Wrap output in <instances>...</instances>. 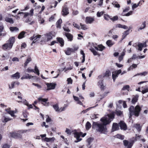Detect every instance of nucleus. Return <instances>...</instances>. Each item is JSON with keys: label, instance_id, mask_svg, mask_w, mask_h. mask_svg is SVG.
Wrapping results in <instances>:
<instances>
[{"label": "nucleus", "instance_id": "nucleus-7", "mask_svg": "<svg viewBox=\"0 0 148 148\" xmlns=\"http://www.w3.org/2000/svg\"><path fill=\"white\" fill-rule=\"evenodd\" d=\"M45 84L47 86V90L54 89L56 85V83H46Z\"/></svg>", "mask_w": 148, "mask_h": 148}, {"label": "nucleus", "instance_id": "nucleus-59", "mask_svg": "<svg viewBox=\"0 0 148 148\" xmlns=\"http://www.w3.org/2000/svg\"><path fill=\"white\" fill-rule=\"evenodd\" d=\"M72 69H73V67L72 66H70L69 67L67 68H66L65 67L62 70H65L64 72H66L68 70H71Z\"/></svg>", "mask_w": 148, "mask_h": 148}, {"label": "nucleus", "instance_id": "nucleus-63", "mask_svg": "<svg viewBox=\"0 0 148 148\" xmlns=\"http://www.w3.org/2000/svg\"><path fill=\"white\" fill-rule=\"evenodd\" d=\"M104 77H103V75H99L98 76L97 78V79L99 80H103V78Z\"/></svg>", "mask_w": 148, "mask_h": 148}, {"label": "nucleus", "instance_id": "nucleus-11", "mask_svg": "<svg viewBox=\"0 0 148 148\" xmlns=\"http://www.w3.org/2000/svg\"><path fill=\"white\" fill-rule=\"evenodd\" d=\"M79 96L80 97L79 98L77 97L73 96V98L77 102V103L81 105H83V103L80 100L81 99H84V97L81 95H79Z\"/></svg>", "mask_w": 148, "mask_h": 148}, {"label": "nucleus", "instance_id": "nucleus-57", "mask_svg": "<svg viewBox=\"0 0 148 148\" xmlns=\"http://www.w3.org/2000/svg\"><path fill=\"white\" fill-rule=\"evenodd\" d=\"M104 19L107 21L109 20V19H110V18H111V17L110 16L107 14H105L104 16Z\"/></svg>", "mask_w": 148, "mask_h": 148}, {"label": "nucleus", "instance_id": "nucleus-60", "mask_svg": "<svg viewBox=\"0 0 148 148\" xmlns=\"http://www.w3.org/2000/svg\"><path fill=\"white\" fill-rule=\"evenodd\" d=\"M9 58V56L7 55H3L2 56V60H4L5 59H8Z\"/></svg>", "mask_w": 148, "mask_h": 148}, {"label": "nucleus", "instance_id": "nucleus-30", "mask_svg": "<svg viewBox=\"0 0 148 148\" xmlns=\"http://www.w3.org/2000/svg\"><path fill=\"white\" fill-rule=\"evenodd\" d=\"M134 127L138 131L140 132V131L141 129V127L140 126L139 124L137 123L134 125Z\"/></svg>", "mask_w": 148, "mask_h": 148}, {"label": "nucleus", "instance_id": "nucleus-22", "mask_svg": "<svg viewBox=\"0 0 148 148\" xmlns=\"http://www.w3.org/2000/svg\"><path fill=\"white\" fill-rule=\"evenodd\" d=\"M65 34L69 41H71L73 40V36L72 34L66 32L65 33Z\"/></svg>", "mask_w": 148, "mask_h": 148}, {"label": "nucleus", "instance_id": "nucleus-54", "mask_svg": "<svg viewBox=\"0 0 148 148\" xmlns=\"http://www.w3.org/2000/svg\"><path fill=\"white\" fill-rule=\"evenodd\" d=\"M133 13L132 11H130V12H128L126 14H124L123 13L122 14L123 16H129L130 15H132Z\"/></svg>", "mask_w": 148, "mask_h": 148}, {"label": "nucleus", "instance_id": "nucleus-5", "mask_svg": "<svg viewBox=\"0 0 148 148\" xmlns=\"http://www.w3.org/2000/svg\"><path fill=\"white\" fill-rule=\"evenodd\" d=\"M126 73V71H124L122 72H121V69L113 72L112 73V77L113 79L114 82L115 81V80L116 78L118 77V75L119 74L121 73V75H122Z\"/></svg>", "mask_w": 148, "mask_h": 148}, {"label": "nucleus", "instance_id": "nucleus-50", "mask_svg": "<svg viewBox=\"0 0 148 148\" xmlns=\"http://www.w3.org/2000/svg\"><path fill=\"white\" fill-rule=\"evenodd\" d=\"M112 4L114 5L115 7L119 8L120 7L119 4H118L117 2H113Z\"/></svg>", "mask_w": 148, "mask_h": 148}, {"label": "nucleus", "instance_id": "nucleus-26", "mask_svg": "<svg viewBox=\"0 0 148 148\" xmlns=\"http://www.w3.org/2000/svg\"><path fill=\"white\" fill-rule=\"evenodd\" d=\"M106 44L108 47H111L114 44V42L110 40H109L107 41Z\"/></svg>", "mask_w": 148, "mask_h": 148}, {"label": "nucleus", "instance_id": "nucleus-46", "mask_svg": "<svg viewBox=\"0 0 148 148\" xmlns=\"http://www.w3.org/2000/svg\"><path fill=\"white\" fill-rule=\"evenodd\" d=\"M146 27V23L145 22H144L142 23V25H141L140 27H139V28L138 30H142L143 29L145 28Z\"/></svg>", "mask_w": 148, "mask_h": 148}, {"label": "nucleus", "instance_id": "nucleus-51", "mask_svg": "<svg viewBox=\"0 0 148 148\" xmlns=\"http://www.w3.org/2000/svg\"><path fill=\"white\" fill-rule=\"evenodd\" d=\"M147 74V72L145 71V72H144L141 73H138V74H137L135 75L134 76V77H135L136 76L139 75H140L141 76H145V75H146Z\"/></svg>", "mask_w": 148, "mask_h": 148}, {"label": "nucleus", "instance_id": "nucleus-21", "mask_svg": "<svg viewBox=\"0 0 148 148\" xmlns=\"http://www.w3.org/2000/svg\"><path fill=\"white\" fill-rule=\"evenodd\" d=\"M139 96L138 95H134L133 97L132 102L133 104H135L136 102L138 99Z\"/></svg>", "mask_w": 148, "mask_h": 148}, {"label": "nucleus", "instance_id": "nucleus-64", "mask_svg": "<svg viewBox=\"0 0 148 148\" xmlns=\"http://www.w3.org/2000/svg\"><path fill=\"white\" fill-rule=\"evenodd\" d=\"M104 13V12L101 11L100 12H98L97 13V16L98 17H100L101 16L103 15Z\"/></svg>", "mask_w": 148, "mask_h": 148}, {"label": "nucleus", "instance_id": "nucleus-56", "mask_svg": "<svg viewBox=\"0 0 148 148\" xmlns=\"http://www.w3.org/2000/svg\"><path fill=\"white\" fill-rule=\"evenodd\" d=\"M118 19V17L117 16H115L113 17H111L110 19L112 21H115L117 20Z\"/></svg>", "mask_w": 148, "mask_h": 148}, {"label": "nucleus", "instance_id": "nucleus-23", "mask_svg": "<svg viewBox=\"0 0 148 148\" xmlns=\"http://www.w3.org/2000/svg\"><path fill=\"white\" fill-rule=\"evenodd\" d=\"M12 120V119L10 118L4 116L2 117V121L3 122L6 123Z\"/></svg>", "mask_w": 148, "mask_h": 148}, {"label": "nucleus", "instance_id": "nucleus-19", "mask_svg": "<svg viewBox=\"0 0 148 148\" xmlns=\"http://www.w3.org/2000/svg\"><path fill=\"white\" fill-rule=\"evenodd\" d=\"M138 50L141 51L142 50V49L143 47H145L147 46L146 42H145L144 43H139L138 44Z\"/></svg>", "mask_w": 148, "mask_h": 148}, {"label": "nucleus", "instance_id": "nucleus-31", "mask_svg": "<svg viewBox=\"0 0 148 148\" xmlns=\"http://www.w3.org/2000/svg\"><path fill=\"white\" fill-rule=\"evenodd\" d=\"M129 30H128L125 32H124L123 33L122 36V38L121 39V41L124 39L126 36L128 34L129 32Z\"/></svg>", "mask_w": 148, "mask_h": 148}, {"label": "nucleus", "instance_id": "nucleus-37", "mask_svg": "<svg viewBox=\"0 0 148 148\" xmlns=\"http://www.w3.org/2000/svg\"><path fill=\"white\" fill-rule=\"evenodd\" d=\"M111 72L109 70H107L103 75V77H108L111 75Z\"/></svg>", "mask_w": 148, "mask_h": 148}, {"label": "nucleus", "instance_id": "nucleus-62", "mask_svg": "<svg viewBox=\"0 0 148 148\" xmlns=\"http://www.w3.org/2000/svg\"><path fill=\"white\" fill-rule=\"evenodd\" d=\"M80 25L81 27V28L85 30L87 29V28L86 25H83L82 23H80Z\"/></svg>", "mask_w": 148, "mask_h": 148}, {"label": "nucleus", "instance_id": "nucleus-8", "mask_svg": "<svg viewBox=\"0 0 148 148\" xmlns=\"http://www.w3.org/2000/svg\"><path fill=\"white\" fill-rule=\"evenodd\" d=\"M11 108H8L5 109V111L9 114H10L11 116L14 117L16 116L14 115V114L17 112V110L16 109L15 110H11Z\"/></svg>", "mask_w": 148, "mask_h": 148}, {"label": "nucleus", "instance_id": "nucleus-38", "mask_svg": "<svg viewBox=\"0 0 148 148\" xmlns=\"http://www.w3.org/2000/svg\"><path fill=\"white\" fill-rule=\"evenodd\" d=\"M53 107L56 111L58 112L59 109L58 104L57 103L55 104L53 106Z\"/></svg>", "mask_w": 148, "mask_h": 148}, {"label": "nucleus", "instance_id": "nucleus-4", "mask_svg": "<svg viewBox=\"0 0 148 148\" xmlns=\"http://www.w3.org/2000/svg\"><path fill=\"white\" fill-rule=\"evenodd\" d=\"M142 136L141 135H136V139L134 140H132L130 142H128L127 140H123L124 145L126 148H131L133 144L136 140H140Z\"/></svg>", "mask_w": 148, "mask_h": 148}, {"label": "nucleus", "instance_id": "nucleus-15", "mask_svg": "<svg viewBox=\"0 0 148 148\" xmlns=\"http://www.w3.org/2000/svg\"><path fill=\"white\" fill-rule=\"evenodd\" d=\"M119 124L120 125V126L121 130H127V125L123 121H121L120 123H119Z\"/></svg>", "mask_w": 148, "mask_h": 148}, {"label": "nucleus", "instance_id": "nucleus-12", "mask_svg": "<svg viewBox=\"0 0 148 148\" xmlns=\"http://www.w3.org/2000/svg\"><path fill=\"white\" fill-rule=\"evenodd\" d=\"M45 38L47 42H48L51 40L53 36V34L52 32H49L45 35Z\"/></svg>", "mask_w": 148, "mask_h": 148}, {"label": "nucleus", "instance_id": "nucleus-53", "mask_svg": "<svg viewBox=\"0 0 148 148\" xmlns=\"http://www.w3.org/2000/svg\"><path fill=\"white\" fill-rule=\"evenodd\" d=\"M16 82H12L11 84V86L9 85V88L10 89L13 88L14 87V85L15 84Z\"/></svg>", "mask_w": 148, "mask_h": 148}, {"label": "nucleus", "instance_id": "nucleus-18", "mask_svg": "<svg viewBox=\"0 0 148 148\" xmlns=\"http://www.w3.org/2000/svg\"><path fill=\"white\" fill-rule=\"evenodd\" d=\"M119 124L117 123H114L113 124L112 131L113 132L119 129Z\"/></svg>", "mask_w": 148, "mask_h": 148}, {"label": "nucleus", "instance_id": "nucleus-9", "mask_svg": "<svg viewBox=\"0 0 148 148\" xmlns=\"http://www.w3.org/2000/svg\"><path fill=\"white\" fill-rule=\"evenodd\" d=\"M41 36L40 35H35L34 34L33 36L31 37L30 39L31 40H33V42L32 44V43H36V42L39 40V39L41 37Z\"/></svg>", "mask_w": 148, "mask_h": 148}, {"label": "nucleus", "instance_id": "nucleus-34", "mask_svg": "<svg viewBox=\"0 0 148 148\" xmlns=\"http://www.w3.org/2000/svg\"><path fill=\"white\" fill-rule=\"evenodd\" d=\"M57 40L60 44L61 46H62L64 45V40L62 38H57Z\"/></svg>", "mask_w": 148, "mask_h": 148}, {"label": "nucleus", "instance_id": "nucleus-1", "mask_svg": "<svg viewBox=\"0 0 148 148\" xmlns=\"http://www.w3.org/2000/svg\"><path fill=\"white\" fill-rule=\"evenodd\" d=\"M114 118V114L112 113L103 117L100 119L101 123L93 122L92 128L101 133L106 134L107 132L106 125L109 124Z\"/></svg>", "mask_w": 148, "mask_h": 148}, {"label": "nucleus", "instance_id": "nucleus-3", "mask_svg": "<svg viewBox=\"0 0 148 148\" xmlns=\"http://www.w3.org/2000/svg\"><path fill=\"white\" fill-rule=\"evenodd\" d=\"M15 41V39L14 37H10L6 41V43L2 45V49L5 51L10 50L12 48Z\"/></svg>", "mask_w": 148, "mask_h": 148}, {"label": "nucleus", "instance_id": "nucleus-32", "mask_svg": "<svg viewBox=\"0 0 148 148\" xmlns=\"http://www.w3.org/2000/svg\"><path fill=\"white\" fill-rule=\"evenodd\" d=\"M11 76L16 79H18L20 78L19 73L18 72H16L15 74L12 75Z\"/></svg>", "mask_w": 148, "mask_h": 148}, {"label": "nucleus", "instance_id": "nucleus-55", "mask_svg": "<svg viewBox=\"0 0 148 148\" xmlns=\"http://www.w3.org/2000/svg\"><path fill=\"white\" fill-rule=\"evenodd\" d=\"M99 116V114H94L91 116V117L92 119H94L98 118Z\"/></svg>", "mask_w": 148, "mask_h": 148}, {"label": "nucleus", "instance_id": "nucleus-14", "mask_svg": "<svg viewBox=\"0 0 148 148\" xmlns=\"http://www.w3.org/2000/svg\"><path fill=\"white\" fill-rule=\"evenodd\" d=\"M95 21L94 18L90 16H87L86 17L85 22L87 24H91Z\"/></svg>", "mask_w": 148, "mask_h": 148}, {"label": "nucleus", "instance_id": "nucleus-41", "mask_svg": "<svg viewBox=\"0 0 148 148\" xmlns=\"http://www.w3.org/2000/svg\"><path fill=\"white\" fill-rule=\"evenodd\" d=\"M10 29L12 32H17L18 30V29L16 27H11Z\"/></svg>", "mask_w": 148, "mask_h": 148}, {"label": "nucleus", "instance_id": "nucleus-48", "mask_svg": "<svg viewBox=\"0 0 148 148\" xmlns=\"http://www.w3.org/2000/svg\"><path fill=\"white\" fill-rule=\"evenodd\" d=\"M18 14H24V18H26L27 16L29 15V13L27 12L23 13V12H19Z\"/></svg>", "mask_w": 148, "mask_h": 148}, {"label": "nucleus", "instance_id": "nucleus-25", "mask_svg": "<svg viewBox=\"0 0 148 148\" xmlns=\"http://www.w3.org/2000/svg\"><path fill=\"white\" fill-rule=\"evenodd\" d=\"M144 2V1L143 0H141L137 4L136 3L134 4L132 7V9L134 10V8H137L138 6L141 3V4H142V2Z\"/></svg>", "mask_w": 148, "mask_h": 148}, {"label": "nucleus", "instance_id": "nucleus-29", "mask_svg": "<svg viewBox=\"0 0 148 148\" xmlns=\"http://www.w3.org/2000/svg\"><path fill=\"white\" fill-rule=\"evenodd\" d=\"M95 49L97 50L102 51L105 48V47L102 45H98V47H95Z\"/></svg>", "mask_w": 148, "mask_h": 148}, {"label": "nucleus", "instance_id": "nucleus-28", "mask_svg": "<svg viewBox=\"0 0 148 148\" xmlns=\"http://www.w3.org/2000/svg\"><path fill=\"white\" fill-rule=\"evenodd\" d=\"M32 77H33V76L29 75L28 74H26L25 75H23L21 79H30Z\"/></svg>", "mask_w": 148, "mask_h": 148}, {"label": "nucleus", "instance_id": "nucleus-33", "mask_svg": "<svg viewBox=\"0 0 148 148\" xmlns=\"http://www.w3.org/2000/svg\"><path fill=\"white\" fill-rule=\"evenodd\" d=\"M25 34V32L23 31L21 32L18 36V39H21L24 37V35Z\"/></svg>", "mask_w": 148, "mask_h": 148}, {"label": "nucleus", "instance_id": "nucleus-49", "mask_svg": "<svg viewBox=\"0 0 148 148\" xmlns=\"http://www.w3.org/2000/svg\"><path fill=\"white\" fill-rule=\"evenodd\" d=\"M65 106L63 107H61L60 108H59L58 112H60L64 111L66 106H65V105H64Z\"/></svg>", "mask_w": 148, "mask_h": 148}, {"label": "nucleus", "instance_id": "nucleus-47", "mask_svg": "<svg viewBox=\"0 0 148 148\" xmlns=\"http://www.w3.org/2000/svg\"><path fill=\"white\" fill-rule=\"evenodd\" d=\"M130 88V86L128 85H125L124 86L122 89V90H127L129 91Z\"/></svg>", "mask_w": 148, "mask_h": 148}, {"label": "nucleus", "instance_id": "nucleus-24", "mask_svg": "<svg viewBox=\"0 0 148 148\" xmlns=\"http://www.w3.org/2000/svg\"><path fill=\"white\" fill-rule=\"evenodd\" d=\"M72 52H74L73 49L70 48H67V50L65 52V53L68 55H70Z\"/></svg>", "mask_w": 148, "mask_h": 148}, {"label": "nucleus", "instance_id": "nucleus-13", "mask_svg": "<svg viewBox=\"0 0 148 148\" xmlns=\"http://www.w3.org/2000/svg\"><path fill=\"white\" fill-rule=\"evenodd\" d=\"M69 13L68 8L66 5L63 7L62 12V15L63 16L67 15Z\"/></svg>", "mask_w": 148, "mask_h": 148}, {"label": "nucleus", "instance_id": "nucleus-39", "mask_svg": "<svg viewBox=\"0 0 148 148\" xmlns=\"http://www.w3.org/2000/svg\"><path fill=\"white\" fill-rule=\"evenodd\" d=\"M115 137L116 138L121 139L123 140L124 138V136L123 135H121L119 134H117Z\"/></svg>", "mask_w": 148, "mask_h": 148}, {"label": "nucleus", "instance_id": "nucleus-16", "mask_svg": "<svg viewBox=\"0 0 148 148\" xmlns=\"http://www.w3.org/2000/svg\"><path fill=\"white\" fill-rule=\"evenodd\" d=\"M11 136L12 137L16 138H21L22 137L21 135L20 134L16 132L11 133Z\"/></svg>", "mask_w": 148, "mask_h": 148}, {"label": "nucleus", "instance_id": "nucleus-20", "mask_svg": "<svg viewBox=\"0 0 148 148\" xmlns=\"http://www.w3.org/2000/svg\"><path fill=\"white\" fill-rule=\"evenodd\" d=\"M55 138L54 137L50 138L45 137L44 139V140L47 142L52 143L55 140Z\"/></svg>", "mask_w": 148, "mask_h": 148}, {"label": "nucleus", "instance_id": "nucleus-35", "mask_svg": "<svg viewBox=\"0 0 148 148\" xmlns=\"http://www.w3.org/2000/svg\"><path fill=\"white\" fill-rule=\"evenodd\" d=\"M116 27L119 28H121L123 29H128V27L127 26L125 25H123L120 24H118L116 26Z\"/></svg>", "mask_w": 148, "mask_h": 148}, {"label": "nucleus", "instance_id": "nucleus-36", "mask_svg": "<svg viewBox=\"0 0 148 148\" xmlns=\"http://www.w3.org/2000/svg\"><path fill=\"white\" fill-rule=\"evenodd\" d=\"M62 22V20L61 19H60L58 21L56 22V27L57 28L60 27V24Z\"/></svg>", "mask_w": 148, "mask_h": 148}, {"label": "nucleus", "instance_id": "nucleus-44", "mask_svg": "<svg viewBox=\"0 0 148 148\" xmlns=\"http://www.w3.org/2000/svg\"><path fill=\"white\" fill-rule=\"evenodd\" d=\"M97 105H98L97 104L96 106H94L91 107L85 110H83L82 112V113H85L87 112L88 110H90L91 108H94Z\"/></svg>", "mask_w": 148, "mask_h": 148}, {"label": "nucleus", "instance_id": "nucleus-40", "mask_svg": "<svg viewBox=\"0 0 148 148\" xmlns=\"http://www.w3.org/2000/svg\"><path fill=\"white\" fill-rule=\"evenodd\" d=\"M80 53H81V54L82 55V62L83 63L84 62L85 60V54L84 53L83 51L82 50H81Z\"/></svg>", "mask_w": 148, "mask_h": 148}, {"label": "nucleus", "instance_id": "nucleus-52", "mask_svg": "<svg viewBox=\"0 0 148 148\" xmlns=\"http://www.w3.org/2000/svg\"><path fill=\"white\" fill-rule=\"evenodd\" d=\"M38 17L39 23L40 24L43 23L45 21V20H44V19L43 18H41L40 16H38Z\"/></svg>", "mask_w": 148, "mask_h": 148}, {"label": "nucleus", "instance_id": "nucleus-6", "mask_svg": "<svg viewBox=\"0 0 148 148\" xmlns=\"http://www.w3.org/2000/svg\"><path fill=\"white\" fill-rule=\"evenodd\" d=\"M74 134V137L76 138L77 140H75V143H77L81 140L82 138H80V136H82V137H84L86 135V133H84L83 134H82V132H75Z\"/></svg>", "mask_w": 148, "mask_h": 148}, {"label": "nucleus", "instance_id": "nucleus-42", "mask_svg": "<svg viewBox=\"0 0 148 148\" xmlns=\"http://www.w3.org/2000/svg\"><path fill=\"white\" fill-rule=\"evenodd\" d=\"M91 127V124L88 121L87 122L86 125V129L88 130Z\"/></svg>", "mask_w": 148, "mask_h": 148}, {"label": "nucleus", "instance_id": "nucleus-27", "mask_svg": "<svg viewBox=\"0 0 148 148\" xmlns=\"http://www.w3.org/2000/svg\"><path fill=\"white\" fill-rule=\"evenodd\" d=\"M5 21L11 24H13L14 23L13 19L11 18H10L8 17H5Z\"/></svg>", "mask_w": 148, "mask_h": 148}, {"label": "nucleus", "instance_id": "nucleus-58", "mask_svg": "<svg viewBox=\"0 0 148 148\" xmlns=\"http://www.w3.org/2000/svg\"><path fill=\"white\" fill-rule=\"evenodd\" d=\"M93 139L92 138H88L87 140V142H88V145H90Z\"/></svg>", "mask_w": 148, "mask_h": 148}, {"label": "nucleus", "instance_id": "nucleus-61", "mask_svg": "<svg viewBox=\"0 0 148 148\" xmlns=\"http://www.w3.org/2000/svg\"><path fill=\"white\" fill-rule=\"evenodd\" d=\"M26 71L28 73L34 72V70L33 69H32L31 68H30V67L28 68L27 69Z\"/></svg>", "mask_w": 148, "mask_h": 148}, {"label": "nucleus", "instance_id": "nucleus-43", "mask_svg": "<svg viewBox=\"0 0 148 148\" xmlns=\"http://www.w3.org/2000/svg\"><path fill=\"white\" fill-rule=\"evenodd\" d=\"M31 60V58H28L26 60V62L24 63V66L25 67L27 66V64L30 62Z\"/></svg>", "mask_w": 148, "mask_h": 148}, {"label": "nucleus", "instance_id": "nucleus-45", "mask_svg": "<svg viewBox=\"0 0 148 148\" xmlns=\"http://www.w3.org/2000/svg\"><path fill=\"white\" fill-rule=\"evenodd\" d=\"M34 73L37 74L38 75H39L40 73L39 70L36 66H35L34 67Z\"/></svg>", "mask_w": 148, "mask_h": 148}, {"label": "nucleus", "instance_id": "nucleus-10", "mask_svg": "<svg viewBox=\"0 0 148 148\" xmlns=\"http://www.w3.org/2000/svg\"><path fill=\"white\" fill-rule=\"evenodd\" d=\"M39 101L41 102V103L45 106H48L49 105V103L47 101L48 100V99H43L42 97H39L38 99Z\"/></svg>", "mask_w": 148, "mask_h": 148}, {"label": "nucleus", "instance_id": "nucleus-2", "mask_svg": "<svg viewBox=\"0 0 148 148\" xmlns=\"http://www.w3.org/2000/svg\"><path fill=\"white\" fill-rule=\"evenodd\" d=\"M141 108L142 106H140L139 105H137L135 107L131 106L129 109L130 116L134 115L136 116H138L141 110Z\"/></svg>", "mask_w": 148, "mask_h": 148}, {"label": "nucleus", "instance_id": "nucleus-17", "mask_svg": "<svg viewBox=\"0 0 148 148\" xmlns=\"http://www.w3.org/2000/svg\"><path fill=\"white\" fill-rule=\"evenodd\" d=\"M103 80H99L97 83L98 86L101 90H104L105 88V86L103 83Z\"/></svg>", "mask_w": 148, "mask_h": 148}]
</instances>
